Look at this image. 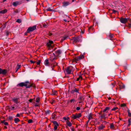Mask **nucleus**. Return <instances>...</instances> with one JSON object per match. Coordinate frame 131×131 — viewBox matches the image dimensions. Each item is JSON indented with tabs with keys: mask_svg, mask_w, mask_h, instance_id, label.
I'll use <instances>...</instances> for the list:
<instances>
[{
	"mask_svg": "<svg viewBox=\"0 0 131 131\" xmlns=\"http://www.w3.org/2000/svg\"><path fill=\"white\" fill-rule=\"evenodd\" d=\"M17 86H19L20 87H23L25 86L26 88H30L31 87H33L34 88H35V85L33 83H31L28 81H26L25 82H22L18 84Z\"/></svg>",
	"mask_w": 131,
	"mask_h": 131,
	"instance_id": "1",
	"label": "nucleus"
},
{
	"mask_svg": "<svg viewBox=\"0 0 131 131\" xmlns=\"http://www.w3.org/2000/svg\"><path fill=\"white\" fill-rule=\"evenodd\" d=\"M44 64L46 66H51L50 70L51 71L53 70L54 68L57 65V63H54V62L53 63H51L50 62H49L48 59H46L45 60Z\"/></svg>",
	"mask_w": 131,
	"mask_h": 131,
	"instance_id": "2",
	"label": "nucleus"
},
{
	"mask_svg": "<svg viewBox=\"0 0 131 131\" xmlns=\"http://www.w3.org/2000/svg\"><path fill=\"white\" fill-rule=\"evenodd\" d=\"M73 71V68L72 66L67 67L65 70V72L68 74L72 73Z\"/></svg>",
	"mask_w": 131,
	"mask_h": 131,
	"instance_id": "3",
	"label": "nucleus"
},
{
	"mask_svg": "<svg viewBox=\"0 0 131 131\" xmlns=\"http://www.w3.org/2000/svg\"><path fill=\"white\" fill-rule=\"evenodd\" d=\"M84 58V57L83 55H80L73 59V62L77 63V61H79L83 59Z\"/></svg>",
	"mask_w": 131,
	"mask_h": 131,
	"instance_id": "4",
	"label": "nucleus"
},
{
	"mask_svg": "<svg viewBox=\"0 0 131 131\" xmlns=\"http://www.w3.org/2000/svg\"><path fill=\"white\" fill-rule=\"evenodd\" d=\"M81 113H76L75 114H73L71 116V118L73 119H75L77 118H79L81 116Z\"/></svg>",
	"mask_w": 131,
	"mask_h": 131,
	"instance_id": "5",
	"label": "nucleus"
},
{
	"mask_svg": "<svg viewBox=\"0 0 131 131\" xmlns=\"http://www.w3.org/2000/svg\"><path fill=\"white\" fill-rule=\"evenodd\" d=\"M36 29V25H34L32 27H29L27 29V32H30L33 31Z\"/></svg>",
	"mask_w": 131,
	"mask_h": 131,
	"instance_id": "6",
	"label": "nucleus"
},
{
	"mask_svg": "<svg viewBox=\"0 0 131 131\" xmlns=\"http://www.w3.org/2000/svg\"><path fill=\"white\" fill-rule=\"evenodd\" d=\"M121 22L123 24H125L127 23L128 21V18H126L121 17L120 18Z\"/></svg>",
	"mask_w": 131,
	"mask_h": 131,
	"instance_id": "7",
	"label": "nucleus"
},
{
	"mask_svg": "<svg viewBox=\"0 0 131 131\" xmlns=\"http://www.w3.org/2000/svg\"><path fill=\"white\" fill-rule=\"evenodd\" d=\"M85 99L84 96L81 95L79 96L78 98V100L79 101V103H82L83 102Z\"/></svg>",
	"mask_w": 131,
	"mask_h": 131,
	"instance_id": "8",
	"label": "nucleus"
},
{
	"mask_svg": "<svg viewBox=\"0 0 131 131\" xmlns=\"http://www.w3.org/2000/svg\"><path fill=\"white\" fill-rule=\"evenodd\" d=\"M53 41L51 40H49V42L47 43L46 45L47 46L49 47L48 49H49L50 48H52V47L51 45L53 44Z\"/></svg>",
	"mask_w": 131,
	"mask_h": 131,
	"instance_id": "9",
	"label": "nucleus"
},
{
	"mask_svg": "<svg viewBox=\"0 0 131 131\" xmlns=\"http://www.w3.org/2000/svg\"><path fill=\"white\" fill-rule=\"evenodd\" d=\"M79 90L78 89L74 87V89L71 91L70 92L72 94H74L75 92L79 93Z\"/></svg>",
	"mask_w": 131,
	"mask_h": 131,
	"instance_id": "10",
	"label": "nucleus"
},
{
	"mask_svg": "<svg viewBox=\"0 0 131 131\" xmlns=\"http://www.w3.org/2000/svg\"><path fill=\"white\" fill-rule=\"evenodd\" d=\"M103 114L101 115L100 117L102 118L105 120L106 117H106L107 113L105 112H103Z\"/></svg>",
	"mask_w": 131,
	"mask_h": 131,
	"instance_id": "11",
	"label": "nucleus"
},
{
	"mask_svg": "<svg viewBox=\"0 0 131 131\" xmlns=\"http://www.w3.org/2000/svg\"><path fill=\"white\" fill-rule=\"evenodd\" d=\"M70 2L68 1H64L62 3V6L63 7H66L70 4Z\"/></svg>",
	"mask_w": 131,
	"mask_h": 131,
	"instance_id": "12",
	"label": "nucleus"
},
{
	"mask_svg": "<svg viewBox=\"0 0 131 131\" xmlns=\"http://www.w3.org/2000/svg\"><path fill=\"white\" fill-rule=\"evenodd\" d=\"M7 72V71L5 69H2L0 68V74H5Z\"/></svg>",
	"mask_w": 131,
	"mask_h": 131,
	"instance_id": "13",
	"label": "nucleus"
},
{
	"mask_svg": "<svg viewBox=\"0 0 131 131\" xmlns=\"http://www.w3.org/2000/svg\"><path fill=\"white\" fill-rule=\"evenodd\" d=\"M62 53V51L61 50L59 49L58 50L55 51L56 56H58L60 54H61Z\"/></svg>",
	"mask_w": 131,
	"mask_h": 131,
	"instance_id": "14",
	"label": "nucleus"
},
{
	"mask_svg": "<svg viewBox=\"0 0 131 131\" xmlns=\"http://www.w3.org/2000/svg\"><path fill=\"white\" fill-rule=\"evenodd\" d=\"M69 38V37L68 36H67L66 35H64L62 37V38L61 39V42H62L64 40Z\"/></svg>",
	"mask_w": 131,
	"mask_h": 131,
	"instance_id": "15",
	"label": "nucleus"
},
{
	"mask_svg": "<svg viewBox=\"0 0 131 131\" xmlns=\"http://www.w3.org/2000/svg\"><path fill=\"white\" fill-rule=\"evenodd\" d=\"M93 28L92 26H91L89 27L88 29V31L89 33H93V32H94V31H93Z\"/></svg>",
	"mask_w": 131,
	"mask_h": 131,
	"instance_id": "16",
	"label": "nucleus"
},
{
	"mask_svg": "<svg viewBox=\"0 0 131 131\" xmlns=\"http://www.w3.org/2000/svg\"><path fill=\"white\" fill-rule=\"evenodd\" d=\"M110 109L109 107H106L104 110L102 111L103 112H105L106 113H108V112L109 110Z\"/></svg>",
	"mask_w": 131,
	"mask_h": 131,
	"instance_id": "17",
	"label": "nucleus"
},
{
	"mask_svg": "<svg viewBox=\"0 0 131 131\" xmlns=\"http://www.w3.org/2000/svg\"><path fill=\"white\" fill-rule=\"evenodd\" d=\"M93 115L92 114V113H90L89 115L88 118L89 120H90L91 119H92L93 118Z\"/></svg>",
	"mask_w": 131,
	"mask_h": 131,
	"instance_id": "18",
	"label": "nucleus"
},
{
	"mask_svg": "<svg viewBox=\"0 0 131 131\" xmlns=\"http://www.w3.org/2000/svg\"><path fill=\"white\" fill-rule=\"evenodd\" d=\"M119 86L121 89H124L125 87L124 85L122 83L120 84Z\"/></svg>",
	"mask_w": 131,
	"mask_h": 131,
	"instance_id": "19",
	"label": "nucleus"
},
{
	"mask_svg": "<svg viewBox=\"0 0 131 131\" xmlns=\"http://www.w3.org/2000/svg\"><path fill=\"white\" fill-rule=\"evenodd\" d=\"M110 128L112 130L114 129L115 126L114 125L113 123H112L110 124Z\"/></svg>",
	"mask_w": 131,
	"mask_h": 131,
	"instance_id": "20",
	"label": "nucleus"
},
{
	"mask_svg": "<svg viewBox=\"0 0 131 131\" xmlns=\"http://www.w3.org/2000/svg\"><path fill=\"white\" fill-rule=\"evenodd\" d=\"M105 126L103 125H101V126L98 127V129L99 130H102L105 127Z\"/></svg>",
	"mask_w": 131,
	"mask_h": 131,
	"instance_id": "21",
	"label": "nucleus"
},
{
	"mask_svg": "<svg viewBox=\"0 0 131 131\" xmlns=\"http://www.w3.org/2000/svg\"><path fill=\"white\" fill-rule=\"evenodd\" d=\"M18 99L17 98H14L13 99V101L16 104L18 103L19 102L18 101Z\"/></svg>",
	"mask_w": 131,
	"mask_h": 131,
	"instance_id": "22",
	"label": "nucleus"
},
{
	"mask_svg": "<svg viewBox=\"0 0 131 131\" xmlns=\"http://www.w3.org/2000/svg\"><path fill=\"white\" fill-rule=\"evenodd\" d=\"M56 59V58L55 57H54L53 58H50V60L52 62L51 63H53V62H54V63H56L55 61H54V60H55Z\"/></svg>",
	"mask_w": 131,
	"mask_h": 131,
	"instance_id": "23",
	"label": "nucleus"
},
{
	"mask_svg": "<svg viewBox=\"0 0 131 131\" xmlns=\"http://www.w3.org/2000/svg\"><path fill=\"white\" fill-rule=\"evenodd\" d=\"M7 12V10L6 9H4L0 11V14H4Z\"/></svg>",
	"mask_w": 131,
	"mask_h": 131,
	"instance_id": "24",
	"label": "nucleus"
},
{
	"mask_svg": "<svg viewBox=\"0 0 131 131\" xmlns=\"http://www.w3.org/2000/svg\"><path fill=\"white\" fill-rule=\"evenodd\" d=\"M19 3V2L18 1H16L14 2L13 3V5L14 7H16L17 5H18Z\"/></svg>",
	"mask_w": 131,
	"mask_h": 131,
	"instance_id": "25",
	"label": "nucleus"
},
{
	"mask_svg": "<svg viewBox=\"0 0 131 131\" xmlns=\"http://www.w3.org/2000/svg\"><path fill=\"white\" fill-rule=\"evenodd\" d=\"M56 115L54 113H53L52 115V118L53 119H56L57 118Z\"/></svg>",
	"mask_w": 131,
	"mask_h": 131,
	"instance_id": "26",
	"label": "nucleus"
},
{
	"mask_svg": "<svg viewBox=\"0 0 131 131\" xmlns=\"http://www.w3.org/2000/svg\"><path fill=\"white\" fill-rule=\"evenodd\" d=\"M114 36V35L113 34H110L108 36V38L112 40L113 37Z\"/></svg>",
	"mask_w": 131,
	"mask_h": 131,
	"instance_id": "27",
	"label": "nucleus"
},
{
	"mask_svg": "<svg viewBox=\"0 0 131 131\" xmlns=\"http://www.w3.org/2000/svg\"><path fill=\"white\" fill-rule=\"evenodd\" d=\"M2 123H3L5 125H8V123L7 122H6L5 120H3L1 121Z\"/></svg>",
	"mask_w": 131,
	"mask_h": 131,
	"instance_id": "28",
	"label": "nucleus"
},
{
	"mask_svg": "<svg viewBox=\"0 0 131 131\" xmlns=\"http://www.w3.org/2000/svg\"><path fill=\"white\" fill-rule=\"evenodd\" d=\"M58 94L57 92L56 91H52V93L51 94V95H57Z\"/></svg>",
	"mask_w": 131,
	"mask_h": 131,
	"instance_id": "29",
	"label": "nucleus"
},
{
	"mask_svg": "<svg viewBox=\"0 0 131 131\" xmlns=\"http://www.w3.org/2000/svg\"><path fill=\"white\" fill-rule=\"evenodd\" d=\"M8 108L9 109L11 110H15L14 106V105L9 106Z\"/></svg>",
	"mask_w": 131,
	"mask_h": 131,
	"instance_id": "30",
	"label": "nucleus"
},
{
	"mask_svg": "<svg viewBox=\"0 0 131 131\" xmlns=\"http://www.w3.org/2000/svg\"><path fill=\"white\" fill-rule=\"evenodd\" d=\"M67 125L69 127H71L72 126L71 123L69 121H67Z\"/></svg>",
	"mask_w": 131,
	"mask_h": 131,
	"instance_id": "31",
	"label": "nucleus"
},
{
	"mask_svg": "<svg viewBox=\"0 0 131 131\" xmlns=\"http://www.w3.org/2000/svg\"><path fill=\"white\" fill-rule=\"evenodd\" d=\"M15 123H16L20 121V120L18 118H15L14 120Z\"/></svg>",
	"mask_w": 131,
	"mask_h": 131,
	"instance_id": "32",
	"label": "nucleus"
},
{
	"mask_svg": "<svg viewBox=\"0 0 131 131\" xmlns=\"http://www.w3.org/2000/svg\"><path fill=\"white\" fill-rule=\"evenodd\" d=\"M73 40L74 42H77L78 41V38L77 37L74 38Z\"/></svg>",
	"mask_w": 131,
	"mask_h": 131,
	"instance_id": "33",
	"label": "nucleus"
},
{
	"mask_svg": "<svg viewBox=\"0 0 131 131\" xmlns=\"http://www.w3.org/2000/svg\"><path fill=\"white\" fill-rule=\"evenodd\" d=\"M116 84V83L115 81H114L113 82L111 83V85L112 87H113Z\"/></svg>",
	"mask_w": 131,
	"mask_h": 131,
	"instance_id": "34",
	"label": "nucleus"
},
{
	"mask_svg": "<svg viewBox=\"0 0 131 131\" xmlns=\"http://www.w3.org/2000/svg\"><path fill=\"white\" fill-rule=\"evenodd\" d=\"M21 65H18L17 66V67L16 69V72L19 69Z\"/></svg>",
	"mask_w": 131,
	"mask_h": 131,
	"instance_id": "35",
	"label": "nucleus"
},
{
	"mask_svg": "<svg viewBox=\"0 0 131 131\" xmlns=\"http://www.w3.org/2000/svg\"><path fill=\"white\" fill-rule=\"evenodd\" d=\"M128 21H129L130 23H129L128 24V26L129 27H131V19H130L129 18H128Z\"/></svg>",
	"mask_w": 131,
	"mask_h": 131,
	"instance_id": "36",
	"label": "nucleus"
},
{
	"mask_svg": "<svg viewBox=\"0 0 131 131\" xmlns=\"http://www.w3.org/2000/svg\"><path fill=\"white\" fill-rule=\"evenodd\" d=\"M52 123L54 125H59L58 123L56 121H52Z\"/></svg>",
	"mask_w": 131,
	"mask_h": 131,
	"instance_id": "37",
	"label": "nucleus"
},
{
	"mask_svg": "<svg viewBox=\"0 0 131 131\" xmlns=\"http://www.w3.org/2000/svg\"><path fill=\"white\" fill-rule=\"evenodd\" d=\"M127 111L128 113V116L130 117H131V113L130 112V110L128 109Z\"/></svg>",
	"mask_w": 131,
	"mask_h": 131,
	"instance_id": "38",
	"label": "nucleus"
},
{
	"mask_svg": "<svg viewBox=\"0 0 131 131\" xmlns=\"http://www.w3.org/2000/svg\"><path fill=\"white\" fill-rule=\"evenodd\" d=\"M43 27L45 28H47L48 27V24H46L44 23L43 24Z\"/></svg>",
	"mask_w": 131,
	"mask_h": 131,
	"instance_id": "39",
	"label": "nucleus"
},
{
	"mask_svg": "<svg viewBox=\"0 0 131 131\" xmlns=\"http://www.w3.org/2000/svg\"><path fill=\"white\" fill-rule=\"evenodd\" d=\"M45 114H49L50 112V111L49 110H47L45 111Z\"/></svg>",
	"mask_w": 131,
	"mask_h": 131,
	"instance_id": "40",
	"label": "nucleus"
},
{
	"mask_svg": "<svg viewBox=\"0 0 131 131\" xmlns=\"http://www.w3.org/2000/svg\"><path fill=\"white\" fill-rule=\"evenodd\" d=\"M16 22H17L18 23H20L21 22V19H18L16 21Z\"/></svg>",
	"mask_w": 131,
	"mask_h": 131,
	"instance_id": "41",
	"label": "nucleus"
},
{
	"mask_svg": "<svg viewBox=\"0 0 131 131\" xmlns=\"http://www.w3.org/2000/svg\"><path fill=\"white\" fill-rule=\"evenodd\" d=\"M128 122L129 123V124L128 125H127V127H129L130 126V125L131 124H130V123H131L130 120L129 119H128Z\"/></svg>",
	"mask_w": 131,
	"mask_h": 131,
	"instance_id": "42",
	"label": "nucleus"
},
{
	"mask_svg": "<svg viewBox=\"0 0 131 131\" xmlns=\"http://www.w3.org/2000/svg\"><path fill=\"white\" fill-rule=\"evenodd\" d=\"M46 10L47 11H52L53 10L52 9H51L50 8H49L47 9H46Z\"/></svg>",
	"mask_w": 131,
	"mask_h": 131,
	"instance_id": "43",
	"label": "nucleus"
},
{
	"mask_svg": "<svg viewBox=\"0 0 131 131\" xmlns=\"http://www.w3.org/2000/svg\"><path fill=\"white\" fill-rule=\"evenodd\" d=\"M32 120L31 119H29L28 121V123H32Z\"/></svg>",
	"mask_w": 131,
	"mask_h": 131,
	"instance_id": "44",
	"label": "nucleus"
},
{
	"mask_svg": "<svg viewBox=\"0 0 131 131\" xmlns=\"http://www.w3.org/2000/svg\"><path fill=\"white\" fill-rule=\"evenodd\" d=\"M40 101V99L39 97H38L36 99V102H37L39 103Z\"/></svg>",
	"mask_w": 131,
	"mask_h": 131,
	"instance_id": "45",
	"label": "nucleus"
},
{
	"mask_svg": "<svg viewBox=\"0 0 131 131\" xmlns=\"http://www.w3.org/2000/svg\"><path fill=\"white\" fill-rule=\"evenodd\" d=\"M14 107L15 110H16V109L18 108V106L14 104Z\"/></svg>",
	"mask_w": 131,
	"mask_h": 131,
	"instance_id": "46",
	"label": "nucleus"
},
{
	"mask_svg": "<svg viewBox=\"0 0 131 131\" xmlns=\"http://www.w3.org/2000/svg\"><path fill=\"white\" fill-rule=\"evenodd\" d=\"M58 125H54V130H56L57 129V126H58Z\"/></svg>",
	"mask_w": 131,
	"mask_h": 131,
	"instance_id": "47",
	"label": "nucleus"
},
{
	"mask_svg": "<svg viewBox=\"0 0 131 131\" xmlns=\"http://www.w3.org/2000/svg\"><path fill=\"white\" fill-rule=\"evenodd\" d=\"M118 109V108L117 107H116L112 109V111H115Z\"/></svg>",
	"mask_w": 131,
	"mask_h": 131,
	"instance_id": "48",
	"label": "nucleus"
},
{
	"mask_svg": "<svg viewBox=\"0 0 131 131\" xmlns=\"http://www.w3.org/2000/svg\"><path fill=\"white\" fill-rule=\"evenodd\" d=\"M13 119V117L12 116H9L8 117V119L9 120H12Z\"/></svg>",
	"mask_w": 131,
	"mask_h": 131,
	"instance_id": "49",
	"label": "nucleus"
},
{
	"mask_svg": "<svg viewBox=\"0 0 131 131\" xmlns=\"http://www.w3.org/2000/svg\"><path fill=\"white\" fill-rule=\"evenodd\" d=\"M41 60H38V62H37V64L38 65H39L40 63Z\"/></svg>",
	"mask_w": 131,
	"mask_h": 131,
	"instance_id": "50",
	"label": "nucleus"
},
{
	"mask_svg": "<svg viewBox=\"0 0 131 131\" xmlns=\"http://www.w3.org/2000/svg\"><path fill=\"white\" fill-rule=\"evenodd\" d=\"M121 106L122 107H125V106L126 105V104L125 103L122 104H121Z\"/></svg>",
	"mask_w": 131,
	"mask_h": 131,
	"instance_id": "51",
	"label": "nucleus"
},
{
	"mask_svg": "<svg viewBox=\"0 0 131 131\" xmlns=\"http://www.w3.org/2000/svg\"><path fill=\"white\" fill-rule=\"evenodd\" d=\"M55 102V101L54 100H52L50 102L51 103V104H53V103Z\"/></svg>",
	"mask_w": 131,
	"mask_h": 131,
	"instance_id": "52",
	"label": "nucleus"
},
{
	"mask_svg": "<svg viewBox=\"0 0 131 131\" xmlns=\"http://www.w3.org/2000/svg\"><path fill=\"white\" fill-rule=\"evenodd\" d=\"M9 31H7L6 32V36H8L9 35Z\"/></svg>",
	"mask_w": 131,
	"mask_h": 131,
	"instance_id": "53",
	"label": "nucleus"
},
{
	"mask_svg": "<svg viewBox=\"0 0 131 131\" xmlns=\"http://www.w3.org/2000/svg\"><path fill=\"white\" fill-rule=\"evenodd\" d=\"M112 11H113V13H116L117 12V11L116 10H114V9L112 10Z\"/></svg>",
	"mask_w": 131,
	"mask_h": 131,
	"instance_id": "54",
	"label": "nucleus"
},
{
	"mask_svg": "<svg viewBox=\"0 0 131 131\" xmlns=\"http://www.w3.org/2000/svg\"><path fill=\"white\" fill-rule=\"evenodd\" d=\"M75 101V99H71V100H70V102H71V103H72V102H74V101Z\"/></svg>",
	"mask_w": 131,
	"mask_h": 131,
	"instance_id": "55",
	"label": "nucleus"
},
{
	"mask_svg": "<svg viewBox=\"0 0 131 131\" xmlns=\"http://www.w3.org/2000/svg\"><path fill=\"white\" fill-rule=\"evenodd\" d=\"M71 131H74V127H72L71 128Z\"/></svg>",
	"mask_w": 131,
	"mask_h": 131,
	"instance_id": "56",
	"label": "nucleus"
},
{
	"mask_svg": "<svg viewBox=\"0 0 131 131\" xmlns=\"http://www.w3.org/2000/svg\"><path fill=\"white\" fill-rule=\"evenodd\" d=\"M103 112V111H101V112H99L98 113V114L99 115H101L102 114V112Z\"/></svg>",
	"mask_w": 131,
	"mask_h": 131,
	"instance_id": "57",
	"label": "nucleus"
},
{
	"mask_svg": "<svg viewBox=\"0 0 131 131\" xmlns=\"http://www.w3.org/2000/svg\"><path fill=\"white\" fill-rule=\"evenodd\" d=\"M33 100V99H30L29 100V101L30 102H32V101Z\"/></svg>",
	"mask_w": 131,
	"mask_h": 131,
	"instance_id": "58",
	"label": "nucleus"
},
{
	"mask_svg": "<svg viewBox=\"0 0 131 131\" xmlns=\"http://www.w3.org/2000/svg\"><path fill=\"white\" fill-rule=\"evenodd\" d=\"M30 62L31 63H35V61H33L32 60H30Z\"/></svg>",
	"mask_w": 131,
	"mask_h": 131,
	"instance_id": "59",
	"label": "nucleus"
},
{
	"mask_svg": "<svg viewBox=\"0 0 131 131\" xmlns=\"http://www.w3.org/2000/svg\"><path fill=\"white\" fill-rule=\"evenodd\" d=\"M80 109V108L79 107H78L76 108V110H79Z\"/></svg>",
	"mask_w": 131,
	"mask_h": 131,
	"instance_id": "60",
	"label": "nucleus"
},
{
	"mask_svg": "<svg viewBox=\"0 0 131 131\" xmlns=\"http://www.w3.org/2000/svg\"><path fill=\"white\" fill-rule=\"evenodd\" d=\"M48 34L49 36H51L53 34L50 32L48 33Z\"/></svg>",
	"mask_w": 131,
	"mask_h": 131,
	"instance_id": "61",
	"label": "nucleus"
},
{
	"mask_svg": "<svg viewBox=\"0 0 131 131\" xmlns=\"http://www.w3.org/2000/svg\"><path fill=\"white\" fill-rule=\"evenodd\" d=\"M14 12L16 13H18V11L17 9Z\"/></svg>",
	"mask_w": 131,
	"mask_h": 131,
	"instance_id": "62",
	"label": "nucleus"
},
{
	"mask_svg": "<svg viewBox=\"0 0 131 131\" xmlns=\"http://www.w3.org/2000/svg\"><path fill=\"white\" fill-rule=\"evenodd\" d=\"M63 119H64L65 121H66L67 119V118L66 117H63Z\"/></svg>",
	"mask_w": 131,
	"mask_h": 131,
	"instance_id": "63",
	"label": "nucleus"
},
{
	"mask_svg": "<svg viewBox=\"0 0 131 131\" xmlns=\"http://www.w3.org/2000/svg\"><path fill=\"white\" fill-rule=\"evenodd\" d=\"M20 116V115L19 113H18L16 115V116L17 117H19Z\"/></svg>",
	"mask_w": 131,
	"mask_h": 131,
	"instance_id": "64",
	"label": "nucleus"
}]
</instances>
